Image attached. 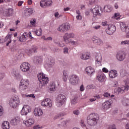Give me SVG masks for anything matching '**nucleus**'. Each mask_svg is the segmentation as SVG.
Returning <instances> with one entry per match:
<instances>
[{"label":"nucleus","instance_id":"f257e3e1","mask_svg":"<svg viewBox=\"0 0 129 129\" xmlns=\"http://www.w3.org/2000/svg\"><path fill=\"white\" fill-rule=\"evenodd\" d=\"M98 120H99V115L96 113H92L87 117L88 124L92 126L96 125Z\"/></svg>","mask_w":129,"mask_h":129},{"label":"nucleus","instance_id":"f3484780","mask_svg":"<svg viewBox=\"0 0 129 129\" xmlns=\"http://www.w3.org/2000/svg\"><path fill=\"white\" fill-rule=\"evenodd\" d=\"M34 114L36 116H41L43 115V110L40 108H35L34 110Z\"/></svg>","mask_w":129,"mask_h":129},{"label":"nucleus","instance_id":"20e7f679","mask_svg":"<svg viewBox=\"0 0 129 129\" xmlns=\"http://www.w3.org/2000/svg\"><path fill=\"white\" fill-rule=\"evenodd\" d=\"M56 101L58 106H62L66 101V97L63 95L59 94L56 97Z\"/></svg>","mask_w":129,"mask_h":129},{"label":"nucleus","instance_id":"412c9836","mask_svg":"<svg viewBox=\"0 0 129 129\" xmlns=\"http://www.w3.org/2000/svg\"><path fill=\"white\" fill-rule=\"evenodd\" d=\"M92 40L93 42H94V44H96V45H98L99 46H102V45H103V41H102V40L100 38H93Z\"/></svg>","mask_w":129,"mask_h":129},{"label":"nucleus","instance_id":"680f3d73","mask_svg":"<svg viewBox=\"0 0 129 129\" xmlns=\"http://www.w3.org/2000/svg\"><path fill=\"white\" fill-rule=\"evenodd\" d=\"M80 112L79 110H76L75 111H74V114H76V115H78V114H79Z\"/></svg>","mask_w":129,"mask_h":129},{"label":"nucleus","instance_id":"6ab92c4d","mask_svg":"<svg viewBox=\"0 0 129 129\" xmlns=\"http://www.w3.org/2000/svg\"><path fill=\"white\" fill-rule=\"evenodd\" d=\"M95 63L98 64V65H101V62L102 61V57L100 53H98L95 55Z\"/></svg>","mask_w":129,"mask_h":129},{"label":"nucleus","instance_id":"5fc2aeb1","mask_svg":"<svg viewBox=\"0 0 129 129\" xmlns=\"http://www.w3.org/2000/svg\"><path fill=\"white\" fill-rule=\"evenodd\" d=\"M5 77V74L0 72V80H2Z\"/></svg>","mask_w":129,"mask_h":129},{"label":"nucleus","instance_id":"e2e57ef3","mask_svg":"<svg viewBox=\"0 0 129 129\" xmlns=\"http://www.w3.org/2000/svg\"><path fill=\"white\" fill-rule=\"evenodd\" d=\"M100 25H97L96 26L93 27V29H94L95 30H98L99 29V28H100Z\"/></svg>","mask_w":129,"mask_h":129},{"label":"nucleus","instance_id":"4d7b16f0","mask_svg":"<svg viewBox=\"0 0 129 129\" xmlns=\"http://www.w3.org/2000/svg\"><path fill=\"white\" fill-rule=\"evenodd\" d=\"M30 24L32 25H35V24H36V19H33V20H31Z\"/></svg>","mask_w":129,"mask_h":129},{"label":"nucleus","instance_id":"6e6d98bb","mask_svg":"<svg viewBox=\"0 0 129 129\" xmlns=\"http://www.w3.org/2000/svg\"><path fill=\"white\" fill-rule=\"evenodd\" d=\"M61 117V115L60 114H58V115H56L54 118H53V119H54V120L55 119H58V118H60Z\"/></svg>","mask_w":129,"mask_h":129},{"label":"nucleus","instance_id":"a18cd8bd","mask_svg":"<svg viewBox=\"0 0 129 129\" xmlns=\"http://www.w3.org/2000/svg\"><path fill=\"white\" fill-rule=\"evenodd\" d=\"M26 13H27L29 15H32V14H33V9L30 8L27 9Z\"/></svg>","mask_w":129,"mask_h":129},{"label":"nucleus","instance_id":"a19ab883","mask_svg":"<svg viewBox=\"0 0 129 129\" xmlns=\"http://www.w3.org/2000/svg\"><path fill=\"white\" fill-rule=\"evenodd\" d=\"M54 43L56 44V45H57L59 47H64V44H61L60 43V41L59 40H57V39H55L54 40Z\"/></svg>","mask_w":129,"mask_h":129},{"label":"nucleus","instance_id":"a211bd4d","mask_svg":"<svg viewBox=\"0 0 129 129\" xmlns=\"http://www.w3.org/2000/svg\"><path fill=\"white\" fill-rule=\"evenodd\" d=\"M111 106V103L108 101H106V102H104L102 105V108L104 110H107L109 108H110Z\"/></svg>","mask_w":129,"mask_h":129},{"label":"nucleus","instance_id":"2eb2a0df","mask_svg":"<svg viewBox=\"0 0 129 129\" xmlns=\"http://www.w3.org/2000/svg\"><path fill=\"white\" fill-rule=\"evenodd\" d=\"M75 36V35L73 33H67L63 36V40L64 42H66V43H67V41H68L69 39H70L71 38H74Z\"/></svg>","mask_w":129,"mask_h":129},{"label":"nucleus","instance_id":"49530a36","mask_svg":"<svg viewBox=\"0 0 129 129\" xmlns=\"http://www.w3.org/2000/svg\"><path fill=\"white\" fill-rule=\"evenodd\" d=\"M76 103H77V98H75L71 100V104H76Z\"/></svg>","mask_w":129,"mask_h":129},{"label":"nucleus","instance_id":"a878e982","mask_svg":"<svg viewBox=\"0 0 129 129\" xmlns=\"http://www.w3.org/2000/svg\"><path fill=\"white\" fill-rule=\"evenodd\" d=\"M2 126L3 129H10V123L7 121H4Z\"/></svg>","mask_w":129,"mask_h":129},{"label":"nucleus","instance_id":"0e129e2a","mask_svg":"<svg viewBox=\"0 0 129 129\" xmlns=\"http://www.w3.org/2000/svg\"><path fill=\"white\" fill-rule=\"evenodd\" d=\"M24 4V1H19L18 3V7H21Z\"/></svg>","mask_w":129,"mask_h":129},{"label":"nucleus","instance_id":"6e6552de","mask_svg":"<svg viewBox=\"0 0 129 129\" xmlns=\"http://www.w3.org/2000/svg\"><path fill=\"white\" fill-rule=\"evenodd\" d=\"M99 10H101V7L97 6L90 10L93 14V18H96L97 16H99V17L101 16V14L99 13Z\"/></svg>","mask_w":129,"mask_h":129},{"label":"nucleus","instance_id":"c85d7f7f","mask_svg":"<svg viewBox=\"0 0 129 129\" xmlns=\"http://www.w3.org/2000/svg\"><path fill=\"white\" fill-rule=\"evenodd\" d=\"M54 64H55L54 60L50 59L46 63V66L48 68H52Z\"/></svg>","mask_w":129,"mask_h":129},{"label":"nucleus","instance_id":"338daca9","mask_svg":"<svg viewBox=\"0 0 129 129\" xmlns=\"http://www.w3.org/2000/svg\"><path fill=\"white\" fill-rule=\"evenodd\" d=\"M27 97H32V98H35V95H34V94L27 95Z\"/></svg>","mask_w":129,"mask_h":129},{"label":"nucleus","instance_id":"37998d69","mask_svg":"<svg viewBox=\"0 0 129 129\" xmlns=\"http://www.w3.org/2000/svg\"><path fill=\"white\" fill-rule=\"evenodd\" d=\"M35 33L37 36H41L42 35V29L40 28L38 30L35 31Z\"/></svg>","mask_w":129,"mask_h":129},{"label":"nucleus","instance_id":"79ce46f5","mask_svg":"<svg viewBox=\"0 0 129 129\" xmlns=\"http://www.w3.org/2000/svg\"><path fill=\"white\" fill-rule=\"evenodd\" d=\"M42 39H43L44 41H52V40H53V38L51 37H46L45 36H42Z\"/></svg>","mask_w":129,"mask_h":129},{"label":"nucleus","instance_id":"473e14b6","mask_svg":"<svg viewBox=\"0 0 129 129\" xmlns=\"http://www.w3.org/2000/svg\"><path fill=\"white\" fill-rule=\"evenodd\" d=\"M114 92L117 94H119V93H123V89L120 88H116L114 90Z\"/></svg>","mask_w":129,"mask_h":129},{"label":"nucleus","instance_id":"c03bdc74","mask_svg":"<svg viewBox=\"0 0 129 129\" xmlns=\"http://www.w3.org/2000/svg\"><path fill=\"white\" fill-rule=\"evenodd\" d=\"M120 45H129V40H124L121 42Z\"/></svg>","mask_w":129,"mask_h":129},{"label":"nucleus","instance_id":"4be33fe9","mask_svg":"<svg viewBox=\"0 0 129 129\" xmlns=\"http://www.w3.org/2000/svg\"><path fill=\"white\" fill-rule=\"evenodd\" d=\"M117 71H116V70H111L109 72L110 78H115V77H117Z\"/></svg>","mask_w":129,"mask_h":129},{"label":"nucleus","instance_id":"e433bc0d","mask_svg":"<svg viewBox=\"0 0 129 129\" xmlns=\"http://www.w3.org/2000/svg\"><path fill=\"white\" fill-rule=\"evenodd\" d=\"M62 73H63V81H67V78H68V76H67V71H63Z\"/></svg>","mask_w":129,"mask_h":129},{"label":"nucleus","instance_id":"052dcab7","mask_svg":"<svg viewBox=\"0 0 129 129\" xmlns=\"http://www.w3.org/2000/svg\"><path fill=\"white\" fill-rule=\"evenodd\" d=\"M108 129H116V127H115V125L113 124L109 126Z\"/></svg>","mask_w":129,"mask_h":129},{"label":"nucleus","instance_id":"72a5a7b5","mask_svg":"<svg viewBox=\"0 0 129 129\" xmlns=\"http://www.w3.org/2000/svg\"><path fill=\"white\" fill-rule=\"evenodd\" d=\"M89 55L87 54V53H84L82 55L81 58L83 60H87L89 59Z\"/></svg>","mask_w":129,"mask_h":129},{"label":"nucleus","instance_id":"39448f33","mask_svg":"<svg viewBox=\"0 0 129 129\" xmlns=\"http://www.w3.org/2000/svg\"><path fill=\"white\" fill-rule=\"evenodd\" d=\"M69 81L72 85H77L79 82V77L76 75H73L70 77Z\"/></svg>","mask_w":129,"mask_h":129},{"label":"nucleus","instance_id":"2f4dec72","mask_svg":"<svg viewBox=\"0 0 129 129\" xmlns=\"http://www.w3.org/2000/svg\"><path fill=\"white\" fill-rule=\"evenodd\" d=\"M120 75L121 77H124L127 76V72L124 69H121L120 71Z\"/></svg>","mask_w":129,"mask_h":129},{"label":"nucleus","instance_id":"0eeeda50","mask_svg":"<svg viewBox=\"0 0 129 129\" xmlns=\"http://www.w3.org/2000/svg\"><path fill=\"white\" fill-rule=\"evenodd\" d=\"M120 27L121 31L126 33L127 38H129V26H126L125 23L121 22L120 24Z\"/></svg>","mask_w":129,"mask_h":129},{"label":"nucleus","instance_id":"b1692460","mask_svg":"<svg viewBox=\"0 0 129 129\" xmlns=\"http://www.w3.org/2000/svg\"><path fill=\"white\" fill-rule=\"evenodd\" d=\"M19 121H20V119L19 118V117H16L12 119L10 121V123L11 124H12V125H17V124L19 123Z\"/></svg>","mask_w":129,"mask_h":129},{"label":"nucleus","instance_id":"8fccbe9b","mask_svg":"<svg viewBox=\"0 0 129 129\" xmlns=\"http://www.w3.org/2000/svg\"><path fill=\"white\" fill-rule=\"evenodd\" d=\"M12 50H13V51H17L18 50V46H16V44H14L11 47Z\"/></svg>","mask_w":129,"mask_h":129},{"label":"nucleus","instance_id":"9d476101","mask_svg":"<svg viewBox=\"0 0 129 129\" xmlns=\"http://www.w3.org/2000/svg\"><path fill=\"white\" fill-rule=\"evenodd\" d=\"M31 107L29 105H25L21 111V114L22 115H27L29 112H31Z\"/></svg>","mask_w":129,"mask_h":129},{"label":"nucleus","instance_id":"423d86ee","mask_svg":"<svg viewBox=\"0 0 129 129\" xmlns=\"http://www.w3.org/2000/svg\"><path fill=\"white\" fill-rule=\"evenodd\" d=\"M70 29V25L68 23H64L59 26L57 30L60 33H65Z\"/></svg>","mask_w":129,"mask_h":129},{"label":"nucleus","instance_id":"58836bf2","mask_svg":"<svg viewBox=\"0 0 129 129\" xmlns=\"http://www.w3.org/2000/svg\"><path fill=\"white\" fill-rule=\"evenodd\" d=\"M27 88H28V86L22 85L21 84L19 85L20 90H26V89H27Z\"/></svg>","mask_w":129,"mask_h":129},{"label":"nucleus","instance_id":"f8f14e48","mask_svg":"<svg viewBox=\"0 0 129 129\" xmlns=\"http://www.w3.org/2000/svg\"><path fill=\"white\" fill-rule=\"evenodd\" d=\"M116 31V27L114 25H108V29L106 30V32L108 35H112Z\"/></svg>","mask_w":129,"mask_h":129},{"label":"nucleus","instance_id":"4468645a","mask_svg":"<svg viewBox=\"0 0 129 129\" xmlns=\"http://www.w3.org/2000/svg\"><path fill=\"white\" fill-rule=\"evenodd\" d=\"M42 106L52 107V101L50 99H45L41 102Z\"/></svg>","mask_w":129,"mask_h":129},{"label":"nucleus","instance_id":"ea45409f","mask_svg":"<svg viewBox=\"0 0 129 129\" xmlns=\"http://www.w3.org/2000/svg\"><path fill=\"white\" fill-rule=\"evenodd\" d=\"M49 90L50 91H55V90H56V86H55V83H53L51 85Z\"/></svg>","mask_w":129,"mask_h":129},{"label":"nucleus","instance_id":"864d4df0","mask_svg":"<svg viewBox=\"0 0 129 129\" xmlns=\"http://www.w3.org/2000/svg\"><path fill=\"white\" fill-rule=\"evenodd\" d=\"M64 54H68V48L65 47L63 48Z\"/></svg>","mask_w":129,"mask_h":129},{"label":"nucleus","instance_id":"9b49d317","mask_svg":"<svg viewBox=\"0 0 129 129\" xmlns=\"http://www.w3.org/2000/svg\"><path fill=\"white\" fill-rule=\"evenodd\" d=\"M116 59L118 61H123L125 59V52L123 51H119L116 54Z\"/></svg>","mask_w":129,"mask_h":129},{"label":"nucleus","instance_id":"aec40b11","mask_svg":"<svg viewBox=\"0 0 129 129\" xmlns=\"http://www.w3.org/2000/svg\"><path fill=\"white\" fill-rule=\"evenodd\" d=\"M33 62L35 64H41L43 62V59L41 56H34L33 58Z\"/></svg>","mask_w":129,"mask_h":129},{"label":"nucleus","instance_id":"7ed1b4c3","mask_svg":"<svg viewBox=\"0 0 129 129\" xmlns=\"http://www.w3.org/2000/svg\"><path fill=\"white\" fill-rule=\"evenodd\" d=\"M20 105V98L19 96L15 95L10 99V105L12 108H17Z\"/></svg>","mask_w":129,"mask_h":129},{"label":"nucleus","instance_id":"13d9d810","mask_svg":"<svg viewBox=\"0 0 129 129\" xmlns=\"http://www.w3.org/2000/svg\"><path fill=\"white\" fill-rule=\"evenodd\" d=\"M103 95L105 97H108V96H110V94L109 93L106 92L104 93Z\"/></svg>","mask_w":129,"mask_h":129},{"label":"nucleus","instance_id":"dca6fc26","mask_svg":"<svg viewBox=\"0 0 129 129\" xmlns=\"http://www.w3.org/2000/svg\"><path fill=\"white\" fill-rule=\"evenodd\" d=\"M85 72L90 76H92V74L95 72L94 69L91 67H88L85 69Z\"/></svg>","mask_w":129,"mask_h":129},{"label":"nucleus","instance_id":"ddd939ff","mask_svg":"<svg viewBox=\"0 0 129 129\" xmlns=\"http://www.w3.org/2000/svg\"><path fill=\"white\" fill-rule=\"evenodd\" d=\"M31 66L30 63L28 62H23L20 66L21 70L23 72H27L28 70H30V67Z\"/></svg>","mask_w":129,"mask_h":129},{"label":"nucleus","instance_id":"cd10ccee","mask_svg":"<svg viewBox=\"0 0 129 129\" xmlns=\"http://www.w3.org/2000/svg\"><path fill=\"white\" fill-rule=\"evenodd\" d=\"M112 10V8H111L110 5H106L104 7V11L106 12V13H110Z\"/></svg>","mask_w":129,"mask_h":129},{"label":"nucleus","instance_id":"1a4fd4ad","mask_svg":"<svg viewBox=\"0 0 129 129\" xmlns=\"http://www.w3.org/2000/svg\"><path fill=\"white\" fill-rule=\"evenodd\" d=\"M52 4L53 2L51 0H41L40 3V7L44 8L52 6Z\"/></svg>","mask_w":129,"mask_h":129},{"label":"nucleus","instance_id":"7c9ffc66","mask_svg":"<svg viewBox=\"0 0 129 129\" xmlns=\"http://www.w3.org/2000/svg\"><path fill=\"white\" fill-rule=\"evenodd\" d=\"M5 13H6V16L11 17V16H13V9L10 8L7 9L5 11Z\"/></svg>","mask_w":129,"mask_h":129},{"label":"nucleus","instance_id":"4c0bfd02","mask_svg":"<svg viewBox=\"0 0 129 129\" xmlns=\"http://www.w3.org/2000/svg\"><path fill=\"white\" fill-rule=\"evenodd\" d=\"M122 104L124 106H128L129 105V99H126L124 100L122 102Z\"/></svg>","mask_w":129,"mask_h":129},{"label":"nucleus","instance_id":"bb28decb","mask_svg":"<svg viewBox=\"0 0 129 129\" xmlns=\"http://www.w3.org/2000/svg\"><path fill=\"white\" fill-rule=\"evenodd\" d=\"M97 79L98 81H100V82H103V81H104V79H105V76L103 74H99L97 77Z\"/></svg>","mask_w":129,"mask_h":129},{"label":"nucleus","instance_id":"f03ea898","mask_svg":"<svg viewBox=\"0 0 129 129\" xmlns=\"http://www.w3.org/2000/svg\"><path fill=\"white\" fill-rule=\"evenodd\" d=\"M37 77L40 83L39 84L40 86H45V85H47L49 82V79L48 78V77H46V75L43 73L38 74L37 75Z\"/></svg>","mask_w":129,"mask_h":129},{"label":"nucleus","instance_id":"69168bd1","mask_svg":"<svg viewBox=\"0 0 129 129\" xmlns=\"http://www.w3.org/2000/svg\"><path fill=\"white\" fill-rule=\"evenodd\" d=\"M102 70L103 72H105V73H107V72H108V70L105 68H103Z\"/></svg>","mask_w":129,"mask_h":129},{"label":"nucleus","instance_id":"774afa93","mask_svg":"<svg viewBox=\"0 0 129 129\" xmlns=\"http://www.w3.org/2000/svg\"><path fill=\"white\" fill-rule=\"evenodd\" d=\"M76 18L77 20H81L82 19V16H81V15H78L77 16Z\"/></svg>","mask_w":129,"mask_h":129},{"label":"nucleus","instance_id":"09e8293b","mask_svg":"<svg viewBox=\"0 0 129 129\" xmlns=\"http://www.w3.org/2000/svg\"><path fill=\"white\" fill-rule=\"evenodd\" d=\"M120 15V14H119V13H115L114 14V16H113V18H114V19H115L116 20H117L118 19H118H119V17H118V16H119ZM116 17H117V18H116Z\"/></svg>","mask_w":129,"mask_h":129},{"label":"nucleus","instance_id":"c9c22d12","mask_svg":"<svg viewBox=\"0 0 129 129\" xmlns=\"http://www.w3.org/2000/svg\"><path fill=\"white\" fill-rule=\"evenodd\" d=\"M21 84L28 86V85H29V81L28 80H21Z\"/></svg>","mask_w":129,"mask_h":129},{"label":"nucleus","instance_id":"3c124183","mask_svg":"<svg viewBox=\"0 0 129 129\" xmlns=\"http://www.w3.org/2000/svg\"><path fill=\"white\" fill-rule=\"evenodd\" d=\"M80 123L81 126H82L83 127H85V126H86V125H85V123L84 122V120H81Z\"/></svg>","mask_w":129,"mask_h":129},{"label":"nucleus","instance_id":"c756f323","mask_svg":"<svg viewBox=\"0 0 129 129\" xmlns=\"http://www.w3.org/2000/svg\"><path fill=\"white\" fill-rule=\"evenodd\" d=\"M28 38V33H24L22 36H21L20 38V42H25L26 41V39Z\"/></svg>","mask_w":129,"mask_h":129},{"label":"nucleus","instance_id":"603ef678","mask_svg":"<svg viewBox=\"0 0 129 129\" xmlns=\"http://www.w3.org/2000/svg\"><path fill=\"white\" fill-rule=\"evenodd\" d=\"M87 87L88 89H94V88H95V86L94 85H90L87 86Z\"/></svg>","mask_w":129,"mask_h":129},{"label":"nucleus","instance_id":"393cba45","mask_svg":"<svg viewBox=\"0 0 129 129\" xmlns=\"http://www.w3.org/2000/svg\"><path fill=\"white\" fill-rule=\"evenodd\" d=\"M35 123V120L34 119L30 118L25 121L26 126L30 127Z\"/></svg>","mask_w":129,"mask_h":129},{"label":"nucleus","instance_id":"f704fd0d","mask_svg":"<svg viewBox=\"0 0 129 129\" xmlns=\"http://www.w3.org/2000/svg\"><path fill=\"white\" fill-rule=\"evenodd\" d=\"M5 42H7V41H8V43L6 44V46H9L10 43H12V39H11V37H10V36H6L5 39Z\"/></svg>","mask_w":129,"mask_h":129},{"label":"nucleus","instance_id":"5701e85b","mask_svg":"<svg viewBox=\"0 0 129 129\" xmlns=\"http://www.w3.org/2000/svg\"><path fill=\"white\" fill-rule=\"evenodd\" d=\"M13 75L14 76L16 77L17 79H21V78H22V76H21V74L18 70H13Z\"/></svg>","mask_w":129,"mask_h":129},{"label":"nucleus","instance_id":"bf43d9fd","mask_svg":"<svg viewBox=\"0 0 129 129\" xmlns=\"http://www.w3.org/2000/svg\"><path fill=\"white\" fill-rule=\"evenodd\" d=\"M85 89L84 88V86H83V85H82L80 87V91H84Z\"/></svg>","mask_w":129,"mask_h":129},{"label":"nucleus","instance_id":"de8ad7c7","mask_svg":"<svg viewBox=\"0 0 129 129\" xmlns=\"http://www.w3.org/2000/svg\"><path fill=\"white\" fill-rule=\"evenodd\" d=\"M51 50L53 53H56V52H59V49L55 47H52L51 48Z\"/></svg>","mask_w":129,"mask_h":129}]
</instances>
